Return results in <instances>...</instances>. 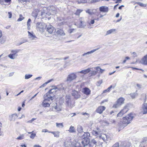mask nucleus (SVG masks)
<instances>
[{
	"label": "nucleus",
	"mask_w": 147,
	"mask_h": 147,
	"mask_svg": "<svg viewBox=\"0 0 147 147\" xmlns=\"http://www.w3.org/2000/svg\"><path fill=\"white\" fill-rule=\"evenodd\" d=\"M134 117V115L132 113L128 114L125 117L123 118L122 124L120 125L121 127H124L126 126L128 124L131 122V121Z\"/></svg>",
	"instance_id": "f257e3e1"
},
{
	"label": "nucleus",
	"mask_w": 147,
	"mask_h": 147,
	"mask_svg": "<svg viewBox=\"0 0 147 147\" xmlns=\"http://www.w3.org/2000/svg\"><path fill=\"white\" fill-rule=\"evenodd\" d=\"M90 135L88 132H84V134L82 136L81 138L82 140L81 142V145H82L83 147H88Z\"/></svg>",
	"instance_id": "f03ea898"
},
{
	"label": "nucleus",
	"mask_w": 147,
	"mask_h": 147,
	"mask_svg": "<svg viewBox=\"0 0 147 147\" xmlns=\"http://www.w3.org/2000/svg\"><path fill=\"white\" fill-rule=\"evenodd\" d=\"M56 9L54 6H50L48 8H45L43 9V11L41 12V14L42 15H49L51 13H52L53 14H54L56 13Z\"/></svg>",
	"instance_id": "7ed1b4c3"
},
{
	"label": "nucleus",
	"mask_w": 147,
	"mask_h": 147,
	"mask_svg": "<svg viewBox=\"0 0 147 147\" xmlns=\"http://www.w3.org/2000/svg\"><path fill=\"white\" fill-rule=\"evenodd\" d=\"M75 24L78 27L80 28H84L86 26V24L83 18H80Z\"/></svg>",
	"instance_id": "20e7f679"
},
{
	"label": "nucleus",
	"mask_w": 147,
	"mask_h": 147,
	"mask_svg": "<svg viewBox=\"0 0 147 147\" xmlns=\"http://www.w3.org/2000/svg\"><path fill=\"white\" fill-rule=\"evenodd\" d=\"M36 29L40 32H43L46 28V26L44 23L38 22L36 25Z\"/></svg>",
	"instance_id": "39448f33"
},
{
	"label": "nucleus",
	"mask_w": 147,
	"mask_h": 147,
	"mask_svg": "<svg viewBox=\"0 0 147 147\" xmlns=\"http://www.w3.org/2000/svg\"><path fill=\"white\" fill-rule=\"evenodd\" d=\"M125 100V99L123 97L119 98L117 100L116 103L114 104L113 107L115 108L119 107L124 104Z\"/></svg>",
	"instance_id": "423d86ee"
},
{
	"label": "nucleus",
	"mask_w": 147,
	"mask_h": 147,
	"mask_svg": "<svg viewBox=\"0 0 147 147\" xmlns=\"http://www.w3.org/2000/svg\"><path fill=\"white\" fill-rule=\"evenodd\" d=\"M20 51V50L16 49L15 50H12L11 51V52L12 53L8 55V57L11 59H14L16 58L18 56V55L17 54L18 52Z\"/></svg>",
	"instance_id": "0eeeda50"
},
{
	"label": "nucleus",
	"mask_w": 147,
	"mask_h": 147,
	"mask_svg": "<svg viewBox=\"0 0 147 147\" xmlns=\"http://www.w3.org/2000/svg\"><path fill=\"white\" fill-rule=\"evenodd\" d=\"M65 102L66 105L69 107H72L74 105L71 104V96L69 95H67L65 97Z\"/></svg>",
	"instance_id": "6e6552de"
},
{
	"label": "nucleus",
	"mask_w": 147,
	"mask_h": 147,
	"mask_svg": "<svg viewBox=\"0 0 147 147\" xmlns=\"http://www.w3.org/2000/svg\"><path fill=\"white\" fill-rule=\"evenodd\" d=\"M44 100L47 101H50V100H52L53 99V96L49 92L44 95Z\"/></svg>",
	"instance_id": "1a4fd4ad"
},
{
	"label": "nucleus",
	"mask_w": 147,
	"mask_h": 147,
	"mask_svg": "<svg viewBox=\"0 0 147 147\" xmlns=\"http://www.w3.org/2000/svg\"><path fill=\"white\" fill-rule=\"evenodd\" d=\"M92 133V134L96 136L100 137L101 136V133L100 129L98 128H97V129L95 130H93Z\"/></svg>",
	"instance_id": "9d476101"
},
{
	"label": "nucleus",
	"mask_w": 147,
	"mask_h": 147,
	"mask_svg": "<svg viewBox=\"0 0 147 147\" xmlns=\"http://www.w3.org/2000/svg\"><path fill=\"white\" fill-rule=\"evenodd\" d=\"M76 78V76L74 73H72L69 75L67 78V81L70 82L75 79Z\"/></svg>",
	"instance_id": "9b49d317"
},
{
	"label": "nucleus",
	"mask_w": 147,
	"mask_h": 147,
	"mask_svg": "<svg viewBox=\"0 0 147 147\" xmlns=\"http://www.w3.org/2000/svg\"><path fill=\"white\" fill-rule=\"evenodd\" d=\"M58 90L65 91L67 88V86L65 84H60L56 86Z\"/></svg>",
	"instance_id": "f8f14e48"
},
{
	"label": "nucleus",
	"mask_w": 147,
	"mask_h": 147,
	"mask_svg": "<svg viewBox=\"0 0 147 147\" xmlns=\"http://www.w3.org/2000/svg\"><path fill=\"white\" fill-rule=\"evenodd\" d=\"M97 142L96 140L94 139L91 140L90 141L89 140V147H96Z\"/></svg>",
	"instance_id": "ddd939ff"
},
{
	"label": "nucleus",
	"mask_w": 147,
	"mask_h": 147,
	"mask_svg": "<svg viewBox=\"0 0 147 147\" xmlns=\"http://www.w3.org/2000/svg\"><path fill=\"white\" fill-rule=\"evenodd\" d=\"M105 109L106 108L104 106H100L96 110V111L97 113L101 114L102 113L103 111L105 110Z\"/></svg>",
	"instance_id": "4468645a"
},
{
	"label": "nucleus",
	"mask_w": 147,
	"mask_h": 147,
	"mask_svg": "<svg viewBox=\"0 0 147 147\" xmlns=\"http://www.w3.org/2000/svg\"><path fill=\"white\" fill-rule=\"evenodd\" d=\"M72 96L76 99L80 97V95L78 92L76 91H74L72 93Z\"/></svg>",
	"instance_id": "2eb2a0df"
},
{
	"label": "nucleus",
	"mask_w": 147,
	"mask_h": 147,
	"mask_svg": "<svg viewBox=\"0 0 147 147\" xmlns=\"http://www.w3.org/2000/svg\"><path fill=\"white\" fill-rule=\"evenodd\" d=\"M100 12L103 13H107L109 11L108 7L105 6H102L100 7L99 9Z\"/></svg>",
	"instance_id": "dca6fc26"
},
{
	"label": "nucleus",
	"mask_w": 147,
	"mask_h": 147,
	"mask_svg": "<svg viewBox=\"0 0 147 147\" xmlns=\"http://www.w3.org/2000/svg\"><path fill=\"white\" fill-rule=\"evenodd\" d=\"M54 28L51 25H49L47 26V31L50 34H51L54 31Z\"/></svg>",
	"instance_id": "f3484780"
},
{
	"label": "nucleus",
	"mask_w": 147,
	"mask_h": 147,
	"mask_svg": "<svg viewBox=\"0 0 147 147\" xmlns=\"http://www.w3.org/2000/svg\"><path fill=\"white\" fill-rule=\"evenodd\" d=\"M82 92L86 95H88L90 94L91 91L88 88L85 87L83 89Z\"/></svg>",
	"instance_id": "a211bd4d"
},
{
	"label": "nucleus",
	"mask_w": 147,
	"mask_h": 147,
	"mask_svg": "<svg viewBox=\"0 0 147 147\" xmlns=\"http://www.w3.org/2000/svg\"><path fill=\"white\" fill-rule=\"evenodd\" d=\"M99 49V48H98L96 49H95L92 50L91 51H88L87 52V53H84L82 55V56L83 57L86 56V57H88L87 56V55L93 53L96 51L97 50Z\"/></svg>",
	"instance_id": "6ab92c4d"
},
{
	"label": "nucleus",
	"mask_w": 147,
	"mask_h": 147,
	"mask_svg": "<svg viewBox=\"0 0 147 147\" xmlns=\"http://www.w3.org/2000/svg\"><path fill=\"white\" fill-rule=\"evenodd\" d=\"M56 33L59 35L62 36H64L65 35L64 31L61 29H57L55 30Z\"/></svg>",
	"instance_id": "aec40b11"
},
{
	"label": "nucleus",
	"mask_w": 147,
	"mask_h": 147,
	"mask_svg": "<svg viewBox=\"0 0 147 147\" xmlns=\"http://www.w3.org/2000/svg\"><path fill=\"white\" fill-rule=\"evenodd\" d=\"M142 109V112L143 114L147 113V103H144L143 104Z\"/></svg>",
	"instance_id": "412c9836"
},
{
	"label": "nucleus",
	"mask_w": 147,
	"mask_h": 147,
	"mask_svg": "<svg viewBox=\"0 0 147 147\" xmlns=\"http://www.w3.org/2000/svg\"><path fill=\"white\" fill-rule=\"evenodd\" d=\"M140 63L144 65H147V61L145 56H144L141 59V60L140 61Z\"/></svg>",
	"instance_id": "4be33fe9"
},
{
	"label": "nucleus",
	"mask_w": 147,
	"mask_h": 147,
	"mask_svg": "<svg viewBox=\"0 0 147 147\" xmlns=\"http://www.w3.org/2000/svg\"><path fill=\"white\" fill-rule=\"evenodd\" d=\"M17 117L18 115L16 113L12 114L9 117L10 121H13L15 120Z\"/></svg>",
	"instance_id": "5701e85b"
},
{
	"label": "nucleus",
	"mask_w": 147,
	"mask_h": 147,
	"mask_svg": "<svg viewBox=\"0 0 147 147\" xmlns=\"http://www.w3.org/2000/svg\"><path fill=\"white\" fill-rule=\"evenodd\" d=\"M28 38L31 40H33L35 38H36V37L33 34V33H31L29 31H28Z\"/></svg>",
	"instance_id": "b1692460"
},
{
	"label": "nucleus",
	"mask_w": 147,
	"mask_h": 147,
	"mask_svg": "<svg viewBox=\"0 0 147 147\" xmlns=\"http://www.w3.org/2000/svg\"><path fill=\"white\" fill-rule=\"evenodd\" d=\"M77 130L78 133H81L83 132V129L82 127L80 125L77 126Z\"/></svg>",
	"instance_id": "393cba45"
},
{
	"label": "nucleus",
	"mask_w": 147,
	"mask_h": 147,
	"mask_svg": "<svg viewBox=\"0 0 147 147\" xmlns=\"http://www.w3.org/2000/svg\"><path fill=\"white\" fill-rule=\"evenodd\" d=\"M54 87V88L51 89L48 91V92L50 93L51 94V95H52V96H53V93L55 92L58 90L56 86H55Z\"/></svg>",
	"instance_id": "a878e982"
},
{
	"label": "nucleus",
	"mask_w": 147,
	"mask_h": 147,
	"mask_svg": "<svg viewBox=\"0 0 147 147\" xmlns=\"http://www.w3.org/2000/svg\"><path fill=\"white\" fill-rule=\"evenodd\" d=\"M131 145V143L129 142H125L120 147H130Z\"/></svg>",
	"instance_id": "bb28decb"
},
{
	"label": "nucleus",
	"mask_w": 147,
	"mask_h": 147,
	"mask_svg": "<svg viewBox=\"0 0 147 147\" xmlns=\"http://www.w3.org/2000/svg\"><path fill=\"white\" fill-rule=\"evenodd\" d=\"M51 133L53 134L55 137L58 138L59 137L60 132L57 131H51Z\"/></svg>",
	"instance_id": "cd10ccee"
},
{
	"label": "nucleus",
	"mask_w": 147,
	"mask_h": 147,
	"mask_svg": "<svg viewBox=\"0 0 147 147\" xmlns=\"http://www.w3.org/2000/svg\"><path fill=\"white\" fill-rule=\"evenodd\" d=\"M94 69L97 70V71L98 73H102L105 71V69H101L99 67H96L94 68Z\"/></svg>",
	"instance_id": "c85d7f7f"
},
{
	"label": "nucleus",
	"mask_w": 147,
	"mask_h": 147,
	"mask_svg": "<svg viewBox=\"0 0 147 147\" xmlns=\"http://www.w3.org/2000/svg\"><path fill=\"white\" fill-rule=\"evenodd\" d=\"M90 71V69L88 68L87 69L82 70L80 71H79L78 72L84 74H86L89 73Z\"/></svg>",
	"instance_id": "c756f323"
},
{
	"label": "nucleus",
	"mask_w": 147,
	"mask_h": 147,
	"mask_svg": "<svg viewBox=\"0 0 147 147\" xmlns=\"http://www.w3.org/2000/svg\"><path fill=\"white\" fill-rule=\"evenodd\" d=\"M47 100H44L42 103L43 107H48L50 106V104L47 102Z\"/></svg>",
	"instance_id": "7c9ffc66"
},
{
	"label": "nucleus",
	"mask_w": 147,
	"mask_h": 147,
	"mask_svg": "<svg viewBox=\"0 0 147 147\" xmlns=\"http://www.w3.org/2000/svg\"><path fill=\"white\" fill-rule=\"evenodd\" d=\"M31 20L30 19H29L27 22V29L28 30H30V29L31 27Z\"/></svg>",
	"instance_id": "2f4dec72"
},
{
	"label": "nucleus",
	"mask_w": 147,
	"mask_h": 147,
	"mask_svg": "<svg viewBox=\"0 0 147 147\" xmlns=\"http://www.w3.org/2000/svg\"><path fill=\"white\" fill-rule=\"evenodd\" d=\"M68 131L70 133H75L76 132V130L75 127L72 126L70 127Z\"/></svg>",
	"instance_id": "473e14b6"
},
{
	"label": "nucleus",
	"mask_w": 147,
	"mask_h": 147,
	"mask_svg": "<svg viewBox=\"0 0 147 147\" xmlns=\"http://www.w3.org/2000/svg\"><path fill=\"white\" fill-rule=\"evenodd\" d=\"M115 31L116 29H110L107 32L106 35L110 34L113 33V32H115Z\"/></svg>",
	"instance_id": "72a5a7b5"
},
{
	"label": "nucleus",
	"mask_w": 147,
	"mask_h": 147,
	"mask_svg": "<svg viewBox=\"0 0 147 147\" xmlns=\"http://www.w3.org/2000/svg\"><path fill=\"white\" fill-rule=\"evenodd\" d=\"M34 131H32L31 132H28V133L29 134H31V135L30 136V138L32 139H34L36 136V134L33 133Z\"/></svg>",
	"instance_id": "f704fd0d"
},
{
	"label": "nucleus",
	"mask_w": 147,
	"mask_h": 147,
	"mask_svg": "<svg viewBox=\"0 0 147 147\" xmlns=\"http://www.w3.org/2000/svg\"><path fill=\"white\" fill-rule=\"evenodd\" d=\"M147 141V138H144L142 142L140 144V147H142V146H144V144L146 143Z\"/></svg>",
	"instance_id": "c9c22d12"
},
{
	"label": "nucleus",
	"mask_w": 147,
	"mask_h": 147,
	"mask_svg": "<svg viewBox=\"0 0 147 147\" xmlns=\"http://www.w3.org/2000/svg\"><path fill=\"white\" fill-rule=\"evenodd\" d=\"M128 111L127 106H125L123 109L121 111L122 112L123 114L127 112Z\"/></svg>",
	"instance_id": "e433bc0d"
},
{
	"label": "nucleus",
	"mask_w": 147,
	"mask_h": 147,
	"mask_svg": "<svg viewBox=\"0 0 147 147\" xmlns=\"http://www.w3.org/2000/svg\"><path fill=\"white\" fill-rule=\"evenodd\" d=\"M56 126L59 128H63L64 125L63 123H56Z\"/></svg>",
	"instance_id": "4c0bfd02"
},
{
	"label": "nucleus",
	"mask_w": 147,
	"mask_h": 147,
	"mask_svg": "<svg viewBox=\"0 0 147 147\" xmlns=\"http://www.w3.org/2000/svg\"><path fill=\"white\" fill-rule=\"evenodd\" d=\"M54 108L55 110V111H60L61 110V107L59 106H57V105L56 106H55Z\"/></svg>",
	"instance_id": "58836bf2"
},
{
	"label": "nucleus",
	"mask_w": 147,
	"mask_h": 147,
	"mask_svg": "<svg viewBox=\"0 0 147 147\" xmlns=\"http://www.w3.org/2000/svg\"><path fill=\"white\" fill-rule=\"evenodd\" d=\"M113 86L112 85L110 86L109 88H108L107 89L103 91V93H106L107 92H109L110 89L112 88Z\"/></svg>",
	"instance_id": "ea45409f"
},
{
	"label": "nucleus",
	"mask_w": 147,
	"mask_h": 147,
	"mask_svg": "<svg viewBox=\"0 0 147 147\" xmlns=\"http://www.w3.org/2000/svg\"><path fill=\"white\" fill-rule=\"evenodd\" d=\"M136 3L138 4L139 5L142 7H146L147 5L146 4H144L142 3L141 2H136Z\"/></svg>",
	"instance_id": "a19ab883"
},
{
	"label": "nucleus",
	"mask_w": 147,
	"mask_h": 147,
	"mask_svg": "<svg viewBox=\"0 0 147 147\" xmlns=\"http://www.w3.org/2000/svg\"><path fill=\"white\" fill-rule=\"evenodd\" d=\"M86 12L90 15H92L93 13L92 10L88 9L86 11Z\"/></svg>",
	"instance_id": "79ce46f5"
},
{
	"label": "nucleus",
	"mask_w": 147,
	"mask_h": 147,
	"mask_svg": "<svg viewBox=\"0 0 147 147\" xmlns=\"http://www.w3.org/2000/svg\"><path fill=\"white\" fill-rule=\"evenodd\" d=\"M97 71H92L89 73L90 76H93L95 75L96 74Z\"/></svg>",
	"instance_id": "37998d69"
},
{
	"label": "nucleus",
	"mask_w": 147,
	"mask_h": 147,
	"mask_svg": "<svg viewBox=\"0 0 147 147\" xmlns=\"http://www.w3.org/2000/svg\"><path fill=\"white\" fill-rule=\"evenodd\" d=\"M138 94L136 92H134L130 94V96L132 98H134Z\"/></svg>",
	"instance_id": "c03bdc74"
},
{
	"label": "nucleus",
	"mask_w": 147,
	"mask_h": 147,
	"mask_svg": "<svg viewBox=\"0 0 147 147\" xmlns=\"http://www.w3.org/2000/svg\"><path fill=\"white\" fill-rule=\"evenodd\" d=\"M99 138H101L102 140L104 141H105L107 138V135L105 134H103L102 136L101 135V137Z\"/></svg>",
	"instance_id": "a18cd8bd"
},
{
	"label": "nucleus",
	"mask_w": 147,
	"mask_h": 147,
	"mask_svg": "<svg viewBox=\"0 0 147 147\" xmlns=\"http://www.w3.org/2000/svg\"><path fill=\"white\" fill-rule=\"evenodd\" d=\"M77 2L78 4L84 3L87 2V0H80L78 1Z\"/></svg>",
	"instance_id": "49530a36"
},
{
	"label": "nucleus",
	"mask_w": 147,
	"mask_h": 147,
	"mask_svg": "<svg viewBox=\"0 0 147 147\" xmlns=\"http://www.w3.org/2000/svg\"><path fill=\"white\" fill-rule=\"evenodd\" d=\"M32 76V75L30 74H26L25 76V79H28Z\"/></svg>",
	"instance_id": "de8ad7c7"
},
{
	"label": "nucleus",
	"mask_w": 147,
	"mask_h": 147,
	"mask_svg": "<svg viewBox=\"0 0 147 147\" xmlns=\"http://www.w3.org/2000/svg\"><path fill=\"white\" fill-rule=\"evenodd\" d=\"M76 30V29H71L68 30V32L70 34H71L73 32H75Z\"/></svg>",
	"instance_id": "09e8293b"
},
{
	"label": "nucleus",
	"mask_w": 147,
	"mask_h": 147,
	"mask_svg": "<svg viewBox=\"0 0 147 147\" xmlns=\"http://www.w3.org/2000/svg\"><path fill=\"white\" fill-rule=\"evenodd\" d=\"M82 10L81 9L77 10L75 14L79 16Z\"/></svg>",
	"instance_id": "8fccbe9b"
},
{
	"label": "nucleus",
	"mask_w": 147,
	"mask_h": 147,
	"mask_svg": "<svg viewBox=\"0 0 147 147\" xmlns=\"http://www.w3.org/2000/svg\"><path fill=\"white\" fill-rule=\"evenodd\" d=\"M74 147H83L82 145L79 142H77Z\"/></svg>",
	"instance_id": "3c124183"
},
{
	"label": "nucleus",
	"mask_w": 147,
	"mask_h": 147,
	"mask_svg": "<svg viewBox=\"0 0 147 147\" xmlns=\"http://www.w3.org/2000/svg\"><path fill=\"white\" fill-rule=\"evenodd\" d=\"M102 82V80H99L97 82L96 85L98 86H99Z\"/></svg>",
	"instance_id": "603ef678"
},
{
	"label": "nucleus",
	"mask_w": 147,
	"mask_h": 147,
	"mask_svg": "<svg viewBox=\"0 0 147 147\" xmlns=\"http://www.w3.org/2000/svg\"><path fill=\"white\" fill-rule=\"evenodd\" d=\"M65 146L67 147H68L69 146H70L71 144V143L70 141H69V142H68V143H67V142H65Z\"/></svg>",
	"instance_id": "864d4df0"
},
{
	"label": "nucleus",
	"mask_w": 147,
	"mask_h": 147,
	"mask_svg": "<svg viewBox=\"0 0 147 147\" xmlns=\"http://www.w3.org/2000/svg\"><path fill=\"white\" fill-rule=\"evenodd\" d=\"M24 19V17H23L21 15H20V17L18 19V21H22Z\"/></svg>",
	"instance_id": "5fc2aeb1"
},
{
	"label": "nucleus",
	"mask_w": 147,
	"mask_h": 147,
	"mask_svg": "<svg viewBox=\"0 0 147 147\" xmlns=\"http://www.w3.org/2000/svg\"><path fill=\"white\" fill-rule=\"evenodd\" d=\"M123 114L122 113V112H121V111L117 115V117H120L122 116L123 115Z\"/></svg>",
	"instance_id": "6e6d98bb"
},
{
	"label": "nucleus",
	"mask_w": 147,
	"mask_h": 147,
	"mask_svg": "<svg viewBox=\"0 0 147 147\" xmlns=\"http://www.w3.org/2000/svg\"><path fill=\"white\" fill-rule=\"evenodd\" d=\"M42 132H48L49 133H51V131L48 130V129H44L42 130Z\"/></svg>",
	"instance_id": "4d7b16f0"
},
{
	"label": "nucleus",
	"mask_w": 147,
	"mask_h": 147,
	"mask_svg": "<svg viewBox=\"0 0 147 147\" xmlns=\"http://www.w3.org/2000/svg\"><path fill=\"white\" fill-rule=\"evenodd\" d=\"M112 147H119V143H116L113 145Z\"/></svg>",
	"instance_id": "13d9d810"
},
{
	"label": "nucleus",
	"mask_w": 147,
	"mask_h": 147,
	"mask_svg": "<svg viewBox=\"0 0 147 147\" xmlns=\"http://www.w3.org/2000/svg\"><path fill=\"white\" fill-rule=\"evenodd\" d=\"M129 59H130V58L129 57H126L125 58V60L123 61V63H125L126 62L127 60Z\"/></svg>",
	"instance_id": "bf43d9fd"
},
{
	"label": "nucleus",
	"mask_w": 147,
	"mask_h": 147,
	"mask_svg": "<svg viewBox=\"0 0 147 147\" xmlns=\"http://www.w3.org/2000/svg\"><path fill=\"white\" fill-rule=\"evenodd\" d=\"M136 86L137 87V88L138 89L141 88L142 87V85L139 84H136Z\"/></svg>",
	"instance_id": "052dcab7"
},
{
	"label": "nucleus",
	"mask_w": 147,
	"mask_h": 147,
	"mask_svg": "<svg viewBox=\"0 0 147 147\" xmlns=\"http://www.w3.org/2000/svg\"><path fill=\"white\" fill-rule=\"evenodd\" d=\"M94 23V20H92L89 23V24H92Z\"/></svg>",
	"instance_id": "680f3d73"
},
{
	"label": "nucleus",
	"mask_w": 147,
	"mask_h": 147,
	"mask_svg": "<svg viewBox=\"0 0 147 147\" xmlns=\"http://www.w3.org/2000/svg\"><path fill=\"white\" fill-rule=\"evenodd\" d=\"M23 136H20L18 137L16 139L18 140H22L23 139Z\"/></svg>",
	"instance_id": "e2e57ef3"
},
{
	"label": "nucleus",
	"mask_w": 147,
	"mask_h": 147,
	"mask_svg": "<svg viewBox=\"0 0 147 147\" xmlns=\"http://www.w3.org/2000/svg\"><path fill=\"white\" fill-rule=\"evenodd\" d=\"M36 119V118H32L30 120L28 121V122L32 123L33 121H34Z\"/></svg>",
	"instance_id": "0e129e2a"
},
{
	"label": "nucleus",
	"mask_w": 147,
	"mask_h": 147,
	"mask_svg": "<svg viewBox=\"0 0 147 147\" xmlns=\"http://www.w3.org/2000/svg\"><path fill=\"white\" fill-rule=\"evenodd\" d=\"M52 80H49L47 82L45 83L44 84H43V85H46L48 83H49L51 82Z\"/></svg>",
	"instance_id": "69168bd1"
},
{
	"label": "nucleus",
	"mask_w": 147,
	"mask_h": 147,
	"mask_svg": "<svg viewBox=\"0 0 147 147\" xmlns=\"http://www.w3.org/2000/svg\"><path fill=\"white\" fill-rule=\"evenodd\" d=\"M8 14L9 15V18H11L12 16V13L10 12H8Z\"/></svg>",
	"instance_id": "338daca9"
},
{
	"label": "nucleus",
	"mask_w": 147,
	"mask_h": 147,
	"mask_svg": "<svg viewBox=\"0 0 147 147\" xmlns=\"http://www.w3.org/2000/svg\"><path fill=\"white\" fill-rule=\"evenodd\" d=\"M5 42V40L3 39L2 40L1 39L0 40V43H3Z\"/></svg>",
	"instance_id": "774afa93"
}]
</instances>
